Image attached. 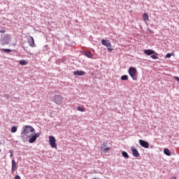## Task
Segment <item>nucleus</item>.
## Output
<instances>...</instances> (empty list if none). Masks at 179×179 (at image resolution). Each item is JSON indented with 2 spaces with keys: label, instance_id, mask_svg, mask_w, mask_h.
Returning a JSON list of instances; mask_svg holds the SVG:
<instances>
[{
  "label": "nucleus",
  "instance_id": "nucleus-1",
  "mask_svg": "<svg viewBox=\"0 0 179 179\" xmlns=\"http://www.w3.org/2000/svg\"><path fill=\"white\" fill-rule=\"evenodd\" d=\"M22 133L25 136H27V138H30L31 135H34V134H36V129H34V128L30 125H26L24 126Z\"/></svg>",
  "mask_w": 179,
  "mask_h": 179
},
{
  "label": "nucleus",
  "instance_id": "nucleus-13",
  "mask_svg": "<svg viewBox=\"0 0 179 179\" xmlns=\"http://www.w3.org/2000/svg\"><path fill=\"white\" fill-rule=\"evenodd\" d=\"M106 146H107V143H103V146L101 147V150L103 153H106L110 150V148L108 147L106 148ZM103 148H106L103 149Z\"/></svg>",
  "mask_w": 179,
  "mask_h": 179
},
{
  "label": "nucleus",
  "instance_id": "nucleus-3",
  "mask_svg": "<svg viewBox=\"0 0 179 179\" xmlns=\"http://www.w3.org/2000/svg\"><path fill=\"white\" fill-rule=\"evenodd\" d=\"M101 44L102 45H104L105 47H106L109 52H111V51H113V45H111V42L107 41L105 39H102Z\"/></svg>",
  "mask_w": 179,
  "mask_h": 179
},
{
  "label": "nucleus",
  "instance_id": "nucleus-17",
  "mask_svg": "<svg viewBox=\"0 0 179 179\" xmlns=\"http://www.w3.org/2000/svg\"><path fill=\"white\" fill-rule=\"evenodd\" d=\"M122 156H123V157H125L126 159H129V155H128V153L125 151L122 152Z\"/></svg>",
  "mask_w": 179,
  "mask_h": 179
},
{
  "label": "nucleus",
  "instance_id": "nucleus-16",
  "mask_svg": "<svg viewBox=\"0 0 179 179\" xmlns=\"http://www.w3.org/2000/svg\"><path fill=\"white\" fill-rule=\"evenodd\" d=\"M84 55L87 57L88 58H93V54L91 52H86Z\"/></svg>",
  "mask_w": 179,
  "mask_h": 179
},
{
  "label": "nucleus",
  "instance_id": "nucleus-24",
  "mask_svg": "<svg viewBox=\"0 0 179 179\" xmlns=\"http://www.w3.org/2000/svg\"><path fill=\"white\" fill-rule=\"evenodd\" d=\"M166 58H171V55L170 53L166 54Z\"/></svg>",
  "mask_w": 179,
  "mask_h": 179
},
{
  "label": "nucleus",
  "instance_id": "nucleus-8",
  "mask_svg": "<svg viewBox=\"0 0 179 179\" xmlns=\"http://www.w3.org/2000/svg\"><path fill=\"white\" fill-rule=\"evenodd\" d=\"M28 43L30 47H32V48H34V47H36V43H34V38H33V36H29Z\"/></svg>",
  "mask_w": 179,
  "mask_h": 179
},
{
  "label": "nucleus",
  "instance_id": "nucleus-15",
  "mask_svg": "<svg viewBox=\"0 0 179 179\" xmlns=\"http://www.w3.org/2000/svg\"><path fill=\"white\" fill-rule=\"evenodd\" d=\"M164 155H166V156H171V152H170V150H169V148H164Z\"/></svg>",
  "mask_w": 179,
  "mask_h": 179
},
{
  "label": "nucleus",
  "instance_id": "nucleus-18",
  "mask_svg": "<svg viewBox=\"0 0 179 179\" xmlns=\"http://www.w3.org/2000/svg\"><path fill=\"white\" fill-rule=\"evenodd\" d=\"M17 127H16L15 126H13L11 127L12 134H15V132H17Z\"/></svg>",
  "mask_w": 179,
  "mask_h": 179
},
{
  "label": "nucleus",
  "instance_id": "nucleus-4",
  "mask_svg": "<svg viewBox=\"0 0 179 179\" xmlns=\"http://www.w3.org/2000/svg\"><path fill=\"white\" fill-rule=\"evenodd\" d=\"M53 101L58 105L62 104L64 103V97L61 95H55Z\"/></svg>",
  "mask_w": 179,
  "mask_h": 179
},
{
  "label": "nucleus",
  "instance_id": "nucleus-25",
  "mask_svg": "<svg viewBox=\"0 0 179 179\" xmlns=\"http://www.w3.org/2000/svg\"><path fill=\"white\" fill-rule=\"evenodd\" d=\"M14 179H22L19 175H16Z\"/></svg>",
  "mask_w": 179,
  "mask_h": 179
},
{
  "label": "nucleus",
  "instance_id": "nucleus-31",
  "mask_svg": "<svg viewBox=\"0 0 179 179\" xmlns=\"http://www.w3.org/2000/svg\"><path fill=\"white\" fill-rule=\"evenodd\" d=\"M0 152H1V149H0Z\"/></svg>",
  "mask_w": 179,
  "mask_h": 179
},
{
  "label": "nucleus",
  "instance_id": "nucleus-30",
  "mask_svg": "<svg viewBox=\"0 0 179 179\" xmlns=\"http://www.w3.org/2000/svg\"><path fill=\"white\" fill-rule=\"evenodd\" d=\"M6 37L8 38V35H6Z\"/></svg>",
  "mask_w": 179,
  "mask_h": 179
},
{
  "label": "nucleus",
  "instance_id": "nucleus-29",
  "mask_svg": "<svg viewBox=\"0 0 179 179\" xmlns=\"http://www.w3.org/2000/svg\"><path fill=\"white\" fill-rule=\"evenodd\" d=\"M0 145H2V142H1V141H0Z\"/></svg>",
  "mask_w": 179,
  "mask_h": 179
},
{
  "label": "nucleus",
  "instance_id": "nucleus-2",
  "mask_svg": "<svg viewBox=\"0 0 179 179\" xmlns=\"http://www.w3.org/2000/svg\"><path fill=\"white\" fill-rule=\"evenodd\" d=\"M128 72L133 80H138V70H136V68L129 67Z\"/></svg>",
  "mask_w": 179,
  "mask_h": 179
},
{
  "label": "nucleus",
  "instance_id": "nucleus-20",
  "mask_svg": "<svg viewBox=\"0 0 179 179\" xmlns=\"http://www.w3.org/2000/svg\"><path fill=\"white\" fill-rule=\"evenodd\" d=\"M77 110H78V111H81V113H83V111H85V108L84 107L78 106L77 107Z\"/></svg>",
  "mask_w": 179,
  "mask_h": 179
},
{
  "label": "nucleus",
  "instance_id": "nucleus-27",
  "mask_svg": "<svg viewBox=\"0 0 179 179\" xmlns=\"http://www.w3.org/2000/svg\"><path fill=\"white\" fill-rule=\"evenodd\" d=\"M0 33H6V30L1 29V30H0Z\"/></svg>",
  "mask_w": 179,
  "mask_h": 179
},
{
  "label": "nucleus",
  "instance_id": "nucleus-10",
  "mask_svg": "<svg viewBox=\"0 0 179 179\" xmlns=\"http://www.w3.org/2000/svg\"><path fill=\"white\" fill-rule=\"evenodd\" d=\"M143 52L144 54H146V55H152V54H155V55H157V53H156L155 50H152L151 49L144 50Z\"/></svg>",
  "mask_w": 179,
  "mask_h": 179
},
{
  "label": "nucleus",
  "instance_id": "nucleus-28",
  "mask_svg": "<svg viewBox=\"0 0 179 179\" xmlns=\"http://www.w3.org/2000/svg\"><path fill=\"white\" fill-rule=\"evenodd\" d=\"M170 179H177V178L176 176H173V177L171 178Z\"/></svg>",
  "mask_w": 179,
  "mask_h": 179
},
{
  "label": "nucleus",
  "instance_id": "nucleus-5",
  "mask_svg": "<svg viewBox=\"0 0 179 179\" xmlns=\"http://www.w3.org/2000/svg\"><path fill=\"white\" fill-rule=\"evenodd\" d=\"M57 140H55V137L52 136H49V143L51 146V148H53L54 149H57Z\"/></svg>",
  "mask_w": 179,
  "mask_h": 179
},
{
  "label": "nucleus",
  "instance_id": "nucleus-9",
  "mask_svg": "<svg viewBox=\"0 0 179 179\" xmlns=\"http://www.w3.org/2000/svg\"><path fill=\"white\" fill-rule=\"evenodd\" d=\"M131 150L134 157H139V152H138V150L135 147H131Z\"/></svg>",
  "mask_w": 179,
  "mask_h": 179
},
{
  "label": "nucleus",
  "instance_id": "nucleus-22",
  "mask_svg": "<svg viewBox=\"0 0 179 179\" xmlns=\"http://www.w3.org/2000/svg\"><path fill=\"white\" fill-rule=\"evenodd\" d=\"M1 51H3V52H12L10 49H1Z\"/></svg>",
  "mask_w": 179,
  "mask_h": 179
},
{
  "label": "nucleus",
  "instance_id": "nucleus-12",
  "mask_svg": "<svg viewBox=\"0 0 179 179\" xmlns=\"http://www.w3.org/2000/svg\"><path fill=\"white\" fill-rule=\"evenodd\" d=\"M16 170H17V165L16 164V162L15 161V159L12 160V173H13L14 171H16Z\"/></svg>",
  "mask_w": 179,
  "mask_h": 179
},
{
  "label": "nucleus",
  "instance_id": "nucleus-7",
  "mask_svg": "<svg viewBox=\"0 0 179 179\" xmlns=\"http://www.w3.org/2000/svg\"><path fill=\"white\" fill-rule=\"evenodd\" d=\"M138 143L142 146V148H145V149H149V143L143 140H138Z\"/></svg>",
  "mask_w": 179,
  "mask_h": 179
},
{
  "label": "nucleus",
  "instance_id": "nucleus-26",
  "mask_svg": "<svg viewBox=\"0 0 179 179\" xmlns=\"http://www.w3.org/2000/svg\"><path fill=\"white\" fill-rule=\"evenodd\" d=\"M173 78L175 80H177V82H179V78L178 76H174Z\"/></svg>",
  "mask_w": 179,
  "mask_h": 179
},
{
  "label": "nucleus",
  "instance_id": "nucleus-21",
  "mask_svg": "<svg viewBox=\"0 0 179 179\" xmlns=\"http://www.w3.org/2000/svg\"><path fill=\"white\" fill-rule=\"evenodd\" d=\"M122 80H128V76L124 75L121 77Z\"/></svg>",
  "mask_w": 179,
  "mask_h": 179
},
{
  "label": "nucleus",
  "instance_id": "nucleus-6",
  "mask_svg": "<svg viewBox=\"0 0 179 179\" xmlns=\"http://www.w3.org/2000/svg\"><path fill=\"white\" fill-rule=\"evenodd\" d=\"M39 136H40L39 133L32 134L29 137V143H34V142H36V141L37 140V138H38Z\"/></svg>",
  "mask_w": 179,
  "mask_h": 179
},
{
  "label": "nucleus",
  "instance_id": "nucleus-19",
  "mask_svg": "<svg viewBox=\"0 0 179 179\" xmlns=\"http://www.w3.org/2000/svg\"><path fill=\"white\" fill-rule=\"evenodd\" d=\"M20 65H27V62L24 59L20 60Z\"/></svg>",
  "mask_w": 179,
  "mask_h": 179
},
{
  "label": "nucleus",
  "instance_id": "nucleus-11",
  "mask_svg": "<svg viewBox=\"0 0 179 179\" xmlns=\"http://www.w3.org/2000/svg\"><path fill=\"white\" fill-rule=\"evenodd\" d=\"M85 74H86V73L83 71L77 70L73 72V75L75 76H83V75H85Z\"/></svg>",
  "mask_w": 179,
  "mask_h": 179
},
{
  "label": "nucleus",
  "instance_id": "nucleus-14",
  "mask_svg": "<svg viewBox=\"0 0 179 179\" xmlns=\"http://www.w3.org/2000/svg\"><path fill=\"white\" fill-rule=\"evenodd\" d=\"M143 20L144 22H148V20H149V15L148 13H145L143 14Z\"/></svg>",
  "mask_w": 179,
  "mask_h": 179
},
{
  "label": "nucleus",
  "instance_id": "nucleus-23",
  "mask_svg": "<svg viewBox=\"0 0 179 179\" xmlns=\"http://www.w3.org/2000/svg\"><path fill=\"white\" fill-rule=\"evenodd\" d=\"M150 57L152 58V59H159V57L155 55H151Z\"/></svg>",
  "mask_w": 179,
  "mask_h": 179
}]
</instances>
